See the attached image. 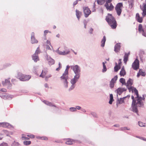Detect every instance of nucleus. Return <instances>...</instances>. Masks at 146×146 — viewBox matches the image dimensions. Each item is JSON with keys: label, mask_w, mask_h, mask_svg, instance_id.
<instances>
[{"label": "nucleus", "mask_w": 146, "mask_h": 146, "mask_svg": "<svg viewBox=\"0 0 146 146\" xmlns=\"http://www.w3.org/2000/svg\"><path fill=\"white\" fill-rule=\"evenodd\" d=\"M132 92L133 95L131 96V98L133 100V102L132 104V111L137 113L138 115V110L137 108V106H141L143 105V100H144L145 98L144 96L143 97H139V96L138 92L137 90L135 88H133Z\"/></svg>", "instance_id": "f257e3e1"}, {"label": "nucleus", "mask_w": 146, "mask_h": 146, "mask_svg": "<svg viewBox=\"0 0 146 146\" xmlns=\"http://www.w3.org/2000/svg\"><path fill=\"white\" fill-rule=\"evenodd\" d=\"M70 66L68 65L65 70L63 74L60 77L61 82L63 86L65 88H67L68 82L67 80L68 79V70Z\"/></svg>", "instance_id": "f03ea898"}, {"label": "nucleus", "mask_w": 146, "mask_h": 146, "mask_svg": "<svg viewBox=\"0 0 146 146\" xmlns=\"http://www.w3.org/2000/svg\"><path fill=\"white\" fill-rule=\"evenodd\" d=\"M106 20L112 29H114L116 28L117 26L116 21L111 14H108L106 17Z\"/></svg>", "instance_id": "7ed1b4c3"}, {"label": "nucleus", "mask_w": 146, "mask_h": 146, "mask_svg": "<svg viewBox=\"0 0 146 146\" xmlns=\"http://www.w3.org/2000/svg\"><path fill=\"white\" fill-rule=\"evenodd\" d=\"M31 76L29 75H25L21 73H19L17 76V78L20 80L25 81L29 80L31 78Z\"/></svg>", "instance_id": "20e7f679"}, {"label": "nucleus", "mask_w": 146, "mask_h": 146, "mask_svg": "<svg viewBox=\"0 0 146 146\" xmlns=\"http://www.w3.org/2000/svg\"><path fill=\"white\" fill-rule=\"evenodd\" d=\"M113 0H107L104 5L107 10L112 11L114 8V7L112 5L111 2Z\"/></svg>", "instance_id": "39448f33"}, {"label": "nucleus", "mask_w": 146, "mask_h": 146, "mask_svg": "<svg viewBox=\"0 0 146 146\" xmlns=\"http://www.w3.org/2000/svg\"><path fill=\"white\" fill-rule=\"evenodd\" d=\"M138 31L139 33H141L143 35L146 37V26L143 27L141 24L138 26Z\"/></svg>", "instance_id": "423d86ee"}, {"label": "nucleus", "mask_w": 146, "mask_h": 146, "mask_svg": "<svg viewBox=\"0 0 146 146\" xmlns=\"http://www.w3.org/2000/svg\"><path fill=\"white\" fill-rule=\"evenodd\" d=\"M74 72L76 75L80 76V70L79 67L78 65L75 66H71Z\"/></svg>", "instance_id": "0eeeda50"}, {"label": "nucleus", "mask_w": 146, "mask_h": 146, "mask_svg": "<svg viewBox=\"0 0 146 146\" xmlns=\"http://www.w3.org/2000/svg\"><path fill=\"white\" fill-rule=\"evenodd\" d=\"M123 6L122 3H117L115 7V9L119 16L121 13Z\"/></svg>", "instance_id": "6e6552de"}, {"label": "nucleus", "mask_w": 146, "mask_h": 146, "mask_svg": "<svg viewBox=\"0 0 146 146\" xmlns=\"http://www.w3.org/2000/svg\"><path fill=\"white\" fill-rule=\"evenodd\" d=\"M84 16L87 17L91 13V11L87 7H84L83 8Z\"/></svg>", "instance_id": "1a4fd4ad"}, {"label": "nucleus", "mask_w": 146, "mask_h": 146, "mask_svg": "<svg viewBox=\"0 0 146 146\" xmlns=\"http://www.w3.org/2000/svg\"><path fill=\"white\" fill-rule=\"evenodd\" d=\"M139 61L137 59H136L133 63L132 67L134 70H137L139 68Z\"/></svg>", "instance_id": "9d476101"}, {"label": "nucleus", "mask_w": 146, "mask_h": 146, "mask_svg": "<svg viewBox=\"0 0 146 146\" xmlns=\"http://www.w3.org/2000/svg\"><path fill=\"white\" fill-rule=\"evenodd\" d=\"M80 76L76 75L74 76L73 78L71 80V83L72 84V85L71 86L70 88L71 89H72L74 88V86L73 85L76 83V82L79 79Z\"/></svg>", "instance_id": "9b49d317"}, {"label": "nucleus", "mask_w": 146, "mask_h": 146, "mask_svg": "<svg viewBox=\"0 0 146 146\" xmlns=\"http://www.w3.org/2000/svg\"><path fill=\"white\" fill-rule=\"evenodd\" d=\"M133 81L131 79L129 78L127 81L126 84V86L129 89H132V85L133 84Z\"/></svg>", "instance_id": "f8f14e48"}, {"label": "nucleus", "mask_w": 146, "mask_h": 146, "mask_svg": "<svg viewBox=\"0 0 146 146\" xmlns=\"http://www.w3.org/2000/svg\"><path fill=\"white\" fill-rule=\"evenodd\" d=\"M120 43H117L115 45L114 50L116 52H118L120 50Z\"/></svg>", "instance_id": "ddd939ff"}, {"label": "nucleus", "mask_w": 146, "mask_h": 146, "mask_svg": "<svg viewBox=\"0 0 146 146\" xmlns=\"http://www.w3.org/2000/svg\"><path fill=\"white\" fill-rule=\"evenodd\" d=\"M136 19L137 21L139 23H141L143 21V17H141L138 13H137L136 15Z\"/></svg>", "instance_id": "4468645a"}, {"label": "nucleus", "mask_w": 146, "mask_h": 146, "mask_svg": "<svg viewBox=\"0 0 146 146\" xmlns=\"http://www.w3.org/2000/svg\"><path fill=\"white\" fill-rule=\"evenodd\" d=\"M130 54V52L128 53H125L123 61L125 64H126L127 62L129 56Z\"/></svg>", "instance_id": "2eb2a0df"}, {"label": "nucleus", "mask_w": 146, "mask_h": 146, "mask_svg": "<svg viewBox=\"0 0 146 146\" xmlns=\"http://www.w3.org/2000/svg\"><path fill=\"white\" fill-rule=\"evenodd\" d=\"M76 15L78 20H79L80 19L81 16L82 15L81 12L79 11V10L76 9Z\"/></svg>", "instance_id": "dca6fc26"}, {"label": "nucleus", "mask_w": 146, "mask_h": 146, "mask_svg": "<svg viewBox=\"0 0 146 146\" xmlns=\"http://www.w3.org/2000/svg\"><path fill=\"white\" fill-rule=\"evenodd\" d=\"M2 83L4 86L9 85L10 84V82L9 79H5V80L2 82Z\"/></svg>", "instance_id": "f3484780"}, {"label": "nucleus", "mask_w": 146, "mask_h": 146, "mask_svg": "<svg viewBox=\"0 0 146 146\" xmlns=\"http://www.w3.org/2000/svg\"><path fill=\"white\" fill-rule=\"evenodd\" d=\"M32 59L34 61L36 62L39 60V58L38 55L34 54L32 56Z\"/></svg>", "instance_id": "a211bd4d"}, {"label": "nucleus", "mask_w": 146, "mask_h": 146, "mask_svg": "<svg viewBox=\"0 0 146 146\" xmlns=\"http://www.w3.org/2000/svg\"><path fill=\"white\" fill-rule=\"evenodd\" d=\"M145 72H144L142 71V70L141 69H140L138 72L137 73V76L139 77L140 75H141L142 76H145Z\"/></svg>", "instance_id": "6ab92c4d"}, {"label": "nucleus", "mask_w": 146, "mask_h": 146, "mask_svg": "<svg viewBox=\"0 0 146 146\" xmlns=\"http://www.w3.org/2000/svg\"><path fill=\"white\" fill-rule=\"evenodd\" d=\"M47 72V70H42L41 74L39 76L40 77L42 78H45L46 76V75Z\"/></svg>", "instance_id": "aec40b11"}, {"label": "nucleus", "mask_w": 146, "mask_h": 146, "mask_svg": "<svg viewBox=\"0 0 146 146\" xmlns=\"http://www.w3.org/2000/svg\"><path fill=\"white\" fill-rule=\"evenodd\" d=\"M126 72L124 69L123 66L122 67L121 69V70L120 72V75L121 76H124L126 74Z\"/></svg>", "instance_id": "412c9836"}, {"label": "nucleus", "mask_w": 146, "mask_h": 146, "mask_svg": "<svg viewBox=\"0 0 146 146\" xmlns=\"http://www.w3.org/2000/svg\"><path fill=\"white\" fill-rule=\"evenodd\" d=\"M43 102L47 105L49 106H51L54 107H56V106L54 105H53L51 102H49L48 101L44 100L43 101Z\"/></svg>", "instance_id": "4be33fe9"}, {"label": "nucleus", "mask_w": 146, "mask_h": 146, "mask_svg": "<svg viewBox=\"0 0 146 146\" xmlns=\"http://www.w3.org/2000/svg\"><path fill=\"white\" fill-rule=\"evenodd\" d=\"M106 37L105 36H104L103 39H102V41H101V46L102 47H103L105 45V42L106 41Z\"/></svg>", "instance_id": "5701e85b"}, {"label": "nucleus", "mask_w": 146, "mask_h": 146, "mask_svg": "<svg viewBox=\"0 0 146 146\" xmlns=\"http://www.w3.org/2000/svg\"><path fill=\"white\" fill-rule=\"evenodd\" d=\"M9 124L7 123H0V127H7L9 126Z\"/></svg>", "instance_id": "b1692460"}, {"label": "nucleus", "mask_w": 146, "mask_h": 146, "mask_svg": "<svg viewBox=\"0 0 146 146\" xmlns=\"http://www.w3.org/2000/svg\"><path fill=\"white\" fill-rule=\"evenodd\" d=\"M74 142V140L68 139L66 142V143L68 145H72Z\"/></svg>", "instance_id": "393cba45"}, {"label": "nucleus", "mask_w": 146, "mask_h": 146, "mask_svg": "<svg viewBox=\"0 0 146 146\" xmlns=\"http://www.w3.org/2000/svg\"><path fill=\"white\" fill-rule=\"evenodd\" d=\"M110 100L109 102V103L111 104H112V103L113 101H114V100L113 99V95L112 94H110Z\"/></svg>", "instance_id": "a878e982"}, {"label": "nucleus", "mask_w": 146, "mask_h": 146, "mask_svg": "<svg viewBox=\"0 0 146 146\" xmlns=\"http://www.w3.org/2000/svg\"><path fill=\"white\" fill-rule=\"evenodd\" d=\"M106 63V62H103V68L102 70V71L103 72H105L107 70V68H106V66L105 65V64Z\"/></svg>", "instance_id": "bb28decb"}, {"label": "nucleus", "mask_w": 146, "mask_h": 146, "mask_svg": "<svg viewBox=\"0 0 146 146\" xmlns=\"http://www.w3.org/2000/svg\"><path fill=\"white\" fill-rule=\"evenodd\" d=\"M120 67H119L117 65V63H116L115 66L114 68V71L115 72H117L120 69Z\"/></svg>", "instance_id": "cd10ccee"}, {"label": "nucleus", "mask_w": 146, "mask_h": 146, "mask_svg": "<svg viewBox=\"0 0 146 146\" xmlns=\"http://www.w3.org/2000/svg\"><path fill=\"white\" fill-rule=\"evenodd\" d=\"M70 51H68L66 52L65 51H64L63 52H61L60 51L59 52V53L61 55H65L66 54H69Z\"/></svg>", "instance_id": "c85d7f7f"}, {"label": "nucleus", "mask_w": 146, "mask_h": 146, "mask_svg": "<svg viewBox=\"0 0 146 146\" xmlns=\"http://www.w3.org/2000/svg\"><path fill=\"white\" fill-rule=\"evenodd\" d=\"M105 0H97V3L99 5H102L105 2Z\"/></svg>", "instance_id": "c756f323"}, {"label": "nucleus", "mask_w": 146, "mask_h": 146, "mask_svg": "<svg viewBox=\"0 0 146 146\" xmlns=\"http://www.w3.org/2000/svg\"><path fill=\"white\" fill-rule=\"evenodd\" d=\"M31 141H24L23 142V144L25 145H29L31 144Z\"/></svg>", "instance_id": "7c9ffc66"}, {"label": "nucleus", "mask_w": 146, "mask_h": 146, "mask_svg": "<svg viewBox=\"0 0 146 146\" xmlns=\"http://www.w3.org/2000/svg\"><path fill=\"white\" fill-rule=\"evenodd\" d=\"M117 94H118L119 95H120L122 93V92H123V90L121 88H118L117 90Z\"/></svg>", "instance_id": "2f4dec72"}, {"label": "nucleus", "mask_w": 146, "mask_h": 146, "mask_svg": "<svg viewBox=\"0 0 146 146\" xmlns=\"http://www.w3.org/2000/svg\"><path fill=\"white\" fill-rule=\"evenodd\" d=\"M48 62L50 65H52L54 64V61L53 59H50L48 60Z\"/></svg>", "instance_id": "473e14b6"}, {"label": "nucleus", "mask_w": 146, "mask_h": 146, "mask_svg": "<svg viewBox=\"0 0 146 146\" xmlns=\"http://www.w3.org/2000/svg\"><path fill=\"white\" fill-rule=\"evenodd\" d=\"M31 41L32 44L36 43L38 42V41L35 38L31 39Z\"/></svg>", "instance_id": "72a5a7b5"}, {"label": "nucleus", "mask_w": 146, "mask_h": 146, "mask_svg": "<svg viewBox=\"0 0 146 146\" xmlns=\"http://www.w3.org/2000/svg\"><path fill=\"white\" fill-rule=\"evenodd\" d=\"M117 76H115L114 78H113L111 79L110 82H114V83H115L116 81L117 80Z\"/></svg>", "instance_id": "f704fd0d"}, {"label": "nucleus", "mask_w": 146, "mask_h": 146, "mask_svg": "<svg viewBox=\"0 0 146 146\" xmlns=\"http://www.w3.org/2000/svg\"><path fill=\"white\" fill-rule=\"evenodd\" d=\"M117 76H115L114 78H113L111 79L110 82H114V83H115L116 81L117 80Z\"/></svg>", "instance_id": "c9c22d12"}, {"label": "nucleus", "mask_w": 146, "mask_h": 146, "mask_svg": "<svg viewBox=\"0 0 146 146\" xmlns=\"http://www.w3.org/2000/svg\"><path fill=\"white\" fill-rule=\"evenodd\" d=\"M119 81L120 82L123 84L125 83V80L123 78H121L120 79Z\"/></svg>", "instance_id": "e433bc0d"}, {"label": "nucleus", "mask_w": 146, "mask_h": 146, "mask_svg": "<svg viewBox=\"0 0 146 146\" xmlns=\"http://www.w3.org/2000/svg\"><path fill=\"white\" fill-rule=\"evenodd\" d=\"M126 97H125L123 98H121L119 101V104H121L123 103L124 102V99Z\"/></svg>", "instance_id": "4c0bfd02"}, {"label": "nucleus", "mask_w": 146, "mask_h": 146, "mask_svg": "<svg viewBox=\"0 0 146 146\" xmlns=\"http://www.w3.org/2000/svg\"><path fill=\"white\" fill-rule=\"evenodd\" d=\"M0 146H9L8 144L5 142H3L0 144Z\"/></svg>", "instance_id": "58836bf2"}, {"label": "nucleus", "mask_w": 146, "mask_h": 146, "mask_svg": "<svg viewBox=\"0 0 146 146\" xmlns=\"http://www.w3.org/2000/svg\"><path fill=\"white\" fill-rule=\"evenodd\" d=\"M22 140H29V138H28V137H25V136L23 134L22 135Z\"/></svg>", "instance_id": "ea45409f"}, {"label": "nucleus", "mask_w": 146, "mask_h": 146, "mask_svg": "<svg viewBox=\"0 0 146 146\" xmlns=\"http://www.w3.org/2000/svg\"><path fill=\"white\" fill-rule=\"evenodd\" d=\"M58 65H59V67L58 68H57L56 69V71H58L59 70H60V69L62 68V65H61V63L60 62H59V63Z\"/></svg>", "instance_id": "a19ab883"}, {"label": "nucleus", "mask_w": 146, "mask_h": 146, "mask_svg": "<svg viewBox=\"0 0 146 146\" xmlns=\"http://www.w3.org/2000/svg\"><path fill=\"white\" fill-rule=\"evenodd\" d=\"M40 53V49L39 47H38L35 51V53L34 54H36V55H38Z\"/></svg>", "instance_id": "79ce46f5"}, {"label": "nucleus", "mask_w": 146, "mask_h": 146, "mask_svg": "<svg viewBox=\"0 0 146 146\" xmlns=\"http://www.w3.org/2000/svg\"><path fill=\"white\" fill-rule=\"evenodd\" d=\"M139 125L141 127L145 126V124L141 122H139Z\"/></svg>", "instance_id": "37998d69"}, {"label": "nucleus", "mask_w": 146, "mask_h": 146, "mask_svg": "<svg viewBox=\"0 0 146 146\" xmlns=\"http://www.w3.org/2000/svg\"><path fill=\"white\" fill-rule=\"evenodd\" d=\"M114 82H110V86L111 88H112L114 86Z\"/></svg>", "instance_id": "c03bdc74"}, {"label": "nucleus", "mask_w": 146, "mask_h": 146, "mask_svg": "<svg viewBox=\"0 0 146 146\" xmlns=\"http://www.w3.org/2000/svg\"><path fill=\"white\" fill-rule=\"evenodd\" d=\"M27 136L29 137L32 139L34 138L35 137V136L33 135H27Z\"/></svg>", "instance_id": "a18cd8bd"}, {"label": "nucleus", "mask_w": 146, "mask_h": 146, "mask_svg": "<svg viewBox=\"0 0 146 146\" xmlns=\"http://www.w3.org/2000/svg\"><path fill=\"white\" fill-rule=\"evenodd\" d=\"M51 76V74H49L45 77V80H47L48 78L50 77Z\"/></svg>", "instance_id": "49530a36"}, {"label": "nucleus", "mask_w": 146, "mask_h": 146, "mask_svg": "<svg viewBox=\"0 0 146 146\" xmlns=\"http://www.w3.org/2000/svg\"><path fill=\"white\" fill-rule=\"evenodd\" d=\"M34 38H35V33L34 32H32L31 34V39Z\"/></svg>", "instance_id": "de8ad7c7"}, {"label": "nucleus", "mask_w": 146, "mask_h": 146, "mask_svg": "<svg viewBox=\"0 0 146 146\" xmlns=\"http://www.w3.org/2000/svg\"><path fill=\"white\" fill-rule=\"evenodd\" d=\"M70 110L72 111H75L76 110V109L74 108H70Z\"/></svg>", "instance_id": "09e8293b"}, {"label": "nucleus", "mask_w": 146, "mask_h": 146, "mask_svg": "<svg viewBox=\"0 0 146 146\" xmlns=\"http://www.w3.org/2000/svg\"><path fill=\"white\" fill-rule=\"evenodd\" d=\"M41 139L47 140L48 139L46 137H41Z\"/></svg>", "instance_id": "8fccbe9b"}, {"label": "nucleus", "mask_w": 146, "mask_h": 146, "mask_svg": "<svg viewBox=\"0 0 146 146\" xmlns=\"http://www.w3.org/2000/svg\"><path fill=\"white\" fill-rule=\"evenodd\" d=\"M0 91L4 92H7V90L5 88H2L0 89Z\"/></svg>", "instance_id": "3c124183"}, {"label": "nucleus", "mask_w": 146, "mask_h": 146, "mask_svg": "<svg viewBox=\"0 0 146 146\" xmlns=\"http://www.w3.org/2000/svg\"><path fill=\"white\" fill-rule=\"evenodd\" d=\"M48 32V30H45V31H44V35L45 36H46Z\"/></svg>", "instance_id": "603ef678"}, {"label": "nucleus", "mask_w": 146, "mask_h": 146, "mask_svg": "<svg viewBox=\"0 0 146 146\" xmlns=\"http://www.w3.org/2000/svg\"><path fill=\"white\" fill-rule=\"evenodd\" d=\"M46 44L47 45H50V46H51L50 42L48 40L46 41Z\"/></svg>", "instance_id": "864d4df0"}, {"label": "nucleus", "mask_w": 146, "mask_h": 146, "mask_svg": "<svg viewBox=\"0 0 146 146\" xmlns=\"http://www.w3.org/2000/svg\"><path fill=\"white\" fill-rule=\"evenodd\" d=\"M50 45H46V49L48 50H50V48L49 46Z\"/></svg>", "instance_id": "5fc2aeb1"}, {"label": "nucleus", "mask_w": 146, "mask_h": 146, "mask_svg": "<svg viewBox=\"0 0 146 146\" xmlns=\"http://www.w3.org/2000/svg\"><path fill=\"white\" fill-rule=\"evenodd\" d=\"M78 0H77L76 1H74V3H73L74 5H76L77 4V3H78Z\"/></svg>", "instance_id": "6e6d98bb"}, {"label": "nucleus", "mask_w": 146, "mask_h": 146, "mask_svg": "<svg viewBox=\"0 0 146 146\" xmlns=\"http://www.w3.org/2000/svg\"><path fill=\"white\" fill-rule=\"evenodd\" d=\"M133 3H131L130 4H129V7H131V8L133 7Z\"/></svg>", "instance_id": "4d7b16f0"}, {"label": "nucleus", "mask_w": 146, "mask_h": 146, "mask_svg": "<svg viewBox=\"0 0 146 146\" xmlns=\"http://www.w3.org/2000/svg\"><path fill=\"white\" fill-rule=\"evenodd\" d=\"M44 86L46 88H48V85L47 84H45Z\"/></svg>", "instance_id": "13d9d810"}, {"label": "nucleus", "mask_w": 146, "mask_h": 146, "mask_svg": "<svg viewBox=\"0 0 146 146\" xmlns=\"http://www.w3.org/2000/svg\"><path fill=\"white\" fill-rule=\"evenodd\" d=\"M36 138L38 139H41V137L37 136L36 137Z\"/></svg>", "instance_id": "bf43d9fd"}, {"label": "nucleus", "mask_w": 146, "mask_h": 146, "mask_svg": "<svg viewBox=\"0 0 146 146\" xmlns=\"http://www.w3.org/2000/svg\"><path fill=\"white\" fill-rule=\"evenodd\" d=\"M76 108L78 110H80L81 108V107L80 106H77L76 107Z\"/></svg>", "instance_id": "052dcab7"}, {"label": "nucleus", "mask_w": 146, "mask_h": 146, "mask_svg": "<svg viewBox=\"0 0 146 146\" xmlns=\"http://www.w3.org/2000/svg\"><path fill=\"white\" fill-rule=\"evenodd\" d=\"M121 61V59H119V61L120 62L119 63V64H118L119 65H120V64Z\"/></svg>", "instance_id": "680f3d73"}, {"label": "nucleus", "mask_w": 146, "mask_h": 146, "mask_svg": "<svg viewBox=\"0 0 146 146\" xmlns=\"http://www.w3.org/2000/svg\"><path fill=\"white\" fill-rule=\"evenodd\" d=\"M86 23H85L84 24V28L86 29Z\"/></svg>", "instance_id": "e2e57ef3"}, {"label": "nucleus", "mask_w": 146, "mask_h": 146, "mask_svg": "<svg viewBox=\"0 0 146 146\" xmlns=\"http://www.w3.org/2000/svg\"><path fill=\"white\" fill-rule=\"evenodd\" d=\"M93 7L94 8H95V3H94V5H93Z\"/></svg>", "instance_id": "0e129e2a"}, {"label": "nucleus", "mask_w": 146, "mask_h": 146, "mask_svg": "<svg viewBox=\"0 0 146 146\" xmlns=\"http://www.w3.org/2000/svg\"><path fill=\"white\" fill-rule=\"evenodd\" d=\"M56 36L58 37H59L60 36V35L59 34H58L56 35Z\"/></svg>", "instance_id": "69168bd1"}, {"label": "nucleus", "mask_w": 146, "mask_h": 146, "mask_svg": "<svg viewBox=\"0 0 146 146\" xmlns=\"http://www.w3.org/2000/svg\"><path fill=\"white\" fill-rule=\"evenodd\" d=\"M72 51L74 53L76 54V55L77 54V53L75 52L74 50H72Z\"/></svg>", "instance_id": "338daca9"}, {"label": "nucleus", "mask_w": 146, "mask_h": 146, "mask_svg": "<svg viewBox=\"0 0 146 146\" xmlns=\"http://www.w3.org/2000/svg\"><path fill=\"white\" fill-rule=\"evenodd\" d=\"M56 26H54H54H53V28L54 29H55L56 28Z\"/></svg>", "instance_id": "774afa93"}]
</instances>
